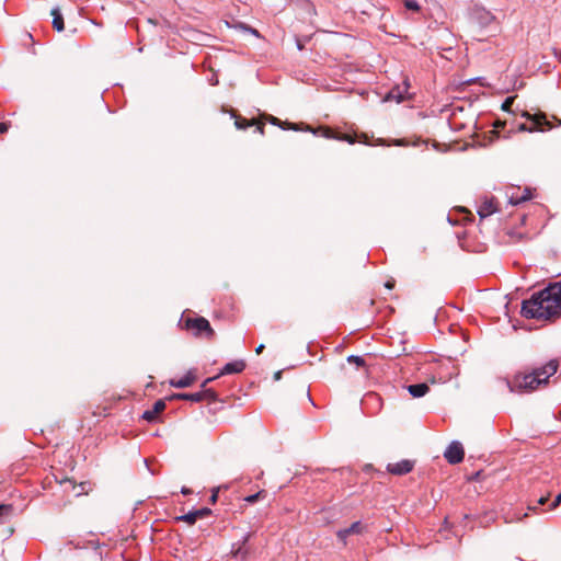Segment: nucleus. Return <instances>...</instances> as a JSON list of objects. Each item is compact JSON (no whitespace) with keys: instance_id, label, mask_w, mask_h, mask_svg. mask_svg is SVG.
<instances>
[{"instance_id":"obj_8","label":"nucleus","mask_w":561,"mask_h":561,"mask_svg":"<svg viewBox=\"0 0 561 561\" xmlns=\"http://www.w3.org/2000/svg\"><path fill=\"white\" fill-rule=\"evenodd\" d=\"M444 456L451 465L461 462L465 456L462 445L459 442H453L445 450Z\"/></svg>"},{"instance_id":"obj_36","label":"nucleus","mask_w":561,"mask_h":561,"mask_svg":"<svg viewBox=\"0 0 561 561\" xmlns=\"http://www.w3.org/2000/svg\"><path fill=\"white\" fill-rule=\"evenodd\" d=\"M386 287L391 289L393 287V283L392 282H387L386 283Z\"/></svg>"},{"instance_id":"obj_7","label":"nucleus","mask_w":561,"mask_h":561,"mask_svg":"<svg viewBox=\"0 0 561 561\" xmlns=\"http://www.w3.org/2000/svg\"><path fill=\"white\" fill-rule=\"evenodd\" d=\"M245 368V363L244 360L242 359H239V360H233V362H230V363H227L222 369L220 370V373L215 376V377H211V378H207L203 383H202V388L204 389L206 387L207 383L211 382L213 380L217 379L218 377L220 376H224V375H230V374H239V373H242Z\"/></svg>"},{"instance_id":"obj_15","label":"nucleus","mask_w":561,"mask_h":561,"mask_svg":"<svg viewBox=\"0 0 561 561\" xmlns=\"http://www.w3.org/2000/svg\"><path fill=\"white\" fill-rule=\"evenodd\" d=\"M165 407L167 404L164 400L156 401L152 409L144 412L142 419L148 422H156L158 420L159 414L165 410Z\"/></svg>"},{"instance_id":"obj_12","label":"nucleus","mask_w":561,"mask_h":561,"mask_svg":"<svg viewBox=\"0 0 561 561\" xmlns=\"http://www.w3.org/2000/svg\"><path fill=\"white\" fill-rule=\"evenodd\" d=\"M531 197V190L527 187L524 190H520L519 187L514 188L513 192L508 195V199L512 205H518L529 201Z\"/></svg>"},{"instance_id":"obj_26","label":"nucleus","mask_w":561,"mask_h":561,"mask_svg":"<svg viewBox=\"0 0 561 561\" xmlns=\"http://www.w3.org/2000/svg\"><path fill=\"white\" fill-rule=\"evenodd\" d=\"M560 503H561V493L554 499V501L552 502V504L550 506V510L556 508Z\"/></svg>"},{"instance_id":"obj_35","label":"nucleus","mask_w":561,"mask_h":561,"mask_svg":"<svg viewBox=\"0 0 561 561\" xmlns=\"http://www.w3.org/2000/svg\"><path fill=\"white\" fill-rule=\"evenodd\" d=\"M280 376H282V371H277V373H275V375H274V379H275V380H279V379H280Z\"/></svg>"},{"instance_id":"obj_25","label":"nucleus","mask_w":561,"mask_h":561,"mask_svg":"<svg viewBox=\"0 0 561 561\" xmlns=\"http://www.w3.org/2000/svg\"><path fill=\"white\" fill-rule=\"evenodd\" d=\"M236 556H240L242 560L247 558L248 551L243 550L241 547L236 551Z\"/></svg>"},{"instance_id":"obj_27","label":"nucleus","mask_w":561,"mask_h":561,"mask_svg":"<svg viewBox=\"0 0 561 561\" xmlns=\"http://www.w3.org/2000/svg\"><path fill=\"white\" fill-rule=\"evenodd\" d=\"M9 129V125L7 123H0V134L7 133Z\"/></svg>"},{"instance_id":"obj_20","label":"nucleus","mask_w":561,"mask_h":561,"mask_svg":"<svg viewBox=\"0 0 561 561\" xmlns=\"http://www.w3.org/2000/svg\"><path fill=\"white\" fill-rule=\"evenodd\" d=\"M265 496H266V492L264 490H261L255 494L244 497V501L250 504H253V503L257 502L259 500L264 499Z\"/></svg>"},{"instance_id":"obj_17","label":"nucleus","mask_w":561,"mask_h":561,"mask_svg":"<svg viewBox=\"0 0 561 561\" xmlns=\"http://www.w3.org/2000/svg\"><path fill=\"white\" fill-rule=\"evenodd\" d=\"M428 390L430 387L426 383L410 385L408 387V391L414 398H421L425 396L428 392Z\"/></svg>"},{"instance_id":"obj_40","label":"nucleus","mask_w":561,"mask_h":561,"mask_svg":"<svg viewBox=\"0 0 561 561\" xmlns=\"http://www.w3.org/2000/svg\"><path fill=\"white\" fill-rule=\"evenodd\" d=\"M330 133H331V131L328 129V130L325 131V137H331V136H330Z\"/></svg>"},{"instance_id":"obj_21","label":"nucleus","mask_w":561,"mask_h":561,"mask_svg":"<svg viewBox=\"0 0 561 561\" xmlns=\"http://www.w3.org/2000/svg\"><path fill=\"white\" fill-rule=\"evenodd\" d=\"M403 4L407 10L419 12L421 7L416 0H403Z\"/></svg>"},{"instance_id":"obj_37","label":"nucleus","mask_w":561,"mask_h":561,"mask_svg":"<svg viewBox=\"0 0 561 561\" xmlns=\"http://www.w3.org/2000/svg\"><path fill=\"white\" fill-rule=\"evenodd\" d=\"M271 122H272L273 124H278V119H277L276 117H272V118H271Z\"/></svg>"},{"instance_id":"obj_29","label":"nucleus","mask_w":561,"mask_h":561,"mask_svg":"<svg viewBox=\"0 0 561 561\" xmlns=\"http://www.w3.org/2000/svg\"><path fill=\"white\" fill-rule=\"evenodd\" d=\"M245 30H248L254 36L260 37V34H259L257 30L252 28V27H245Z\"/></svg>"},{"instance_id":"obj_31","label":"nucleus","mask_w":561,"mask_h":561,"mask_svg":"<svg viewBox=\"0 0 561 561\" xmlns=\"http://www.w3.org/2000/svg\"><path fill=\"white\" fill-rule=\"evenodd\" d=\"M250 538H251V534L249 533V534H247V535L243 537V539H242V545H245V543L249 541V539H250Z\"/></svg>"},{"instance_id":"obj_34","label":"nucleus","mask_w":561,"mask_h":561,"mask_svg":"<svg viewBox=\"0 0 561 561\" xmlns=\"http://www.w3.org/2000/svg\"><path fill=\"white\" fill-rule=\"evenodd\" d=\"M263 350H264V345H263V344H261V345H259V346L256 347L255 352H256V354H261V353L263 352Z\"/></svg>"},{"instance_id":"obj_33","label":"nucleus","mask_w":561,"mask_h":561,"mask_svg":"<svg viewBox=\"0 0 561 561\" xmlns=\"http://www.w3.org/2000/svg\"><path fill=\"white\" fill-rule=\"evenodd\" d=\"M184 495H187V494H191L192 491L188 489V488H182V491H181Z\"/></svg>"},{"instance_id":"obj_4","label":"nucleus","mask_w":561,"mask_h":561,"mask_svg":"<svg viewBox=\"0 0 561 561\" xmlns=\"http://www.w3.org/2000/svg\"><path fill=\"white\" fill-rule=\"evenodd\" d=\"M523 116L529 121V125L523 124L520 125L522 130L527 131H543L552 128V124L547 119L545 113L538 112L535 114H530L528 112H524Z\"/></svg>"},{"instance_id":"obj_39","label":"nucleus","mask_w":561,"mask_h":561,"mask_svg":"<svg viewBox=\"0 0 561 561\" xmlns=\"http://www.w3.org/2000/svg\"><path fill=\"white\" fill-rule=\"evenodd\" d=\"M216 499H217V495H216V494H213V496H211V501H213V502H215V501H216Z\"/></svg>"},{"instance_id":"obj_2","label":"nucleus","mask_w":561,"mask_h":561,"mask_svg":"<svg viewBox=\"0 0 561 561\" xmlns=\"http://www.w3.org/2000/svg\"><path fill=\"white\" fill-rule=\"evenodd\" d=\"M559 362L549 360L545 366L533 371H523L516 374L512 380L507 381L511 392L526 393L535 391L548 385L549 378L558 371Z\"/></svg>"},{"instance_id":"obj_38","label":"nucleus","mask_w":561,"mask_h":561,"mask_svg":"<svg viewBox=\"0 0 561 561\" xmlns=\"http://www.w3.org/2000/svg\"><path fill=\"white\" fill-rule=\"evenodd\" d=\"M367 136L363 135L359 139V141L366 142Z\"/></svg>"},{"instance_id":"obj_14","label":"nucleus","mask_w":561,"mask_h":561,"mask_svg":"<svg viewBox=\"0 0 561 561\" xmlns=\"http://www.w3.org/2000/svg\"><path fill=\"white\" fill-rule=\"evenodd\" d=\"M210 513H211V511L209 508L204 507V508H199V510H196V511H193V512H188L187 514L179 517L178 519L179 520H183V522H185L188 525H194L197 519L205 518Z\"/></svg>"},{"instance_id":"obj_5","label":"nucleus","mask_w":561,"mask_h":561,"mask_svg":"<svg viewBox=\"0 0 561 561\" xmlns=\"http://www.w3.org/2000/svg\"><path fill=\"white\" fill-rule=\"evenodd\" d=\"M185 327L192 330L196 336H205L211 340L215 335V331L210 327L209 321L203 317L187 318L185 320Z\"/></svg>"},{"instance_id":"obj_11","label":"nucleus","mask_w":561,"mask_h":561,"mask_svg":"<svg viewBox=\"0 0 561 561\" xmlns=\"http://www.w3.org/2000/svg\"><path fill=\"white\" fill-rule=\"evenodd\" d=\"M365 529L366 527L360 522H355L348 528L340 529L336 533V536L344 545H346V538L348 536L363 534Z\"/></svg>"},{"instance_id":"obj_32","label":"nucleus","mask_w":561,"mask_h":561,"mask_svg":"<svg viewBox=\"0 0 561 561\" xmlns=\"http://www.w3.org/2000/svg\"><path fill=\"white\" fill-rule=\"evenodd\" d=\"M7 511H9V506L0 505V516L2 515L3 512H7Z\"/></svg>"},{"instance_id":"obj_6","label":"nucleus","mask_w":561,"mask_h":561,"mask_svg":"<svg viewBox=\"0 0 561 561\" xmlns=\"http://www.w3.org/2000/svg\"><path fill=\"white\" fill-rule=\"evenodd\" d=\"M205 399L215 400L216 392L211 389H204L195 393H173L169 397V400H185L193 402H201Z\"/></svg>"},{"instance_id":"obj_22","label":"nucleus","mask_w":561,"mask_h":561,"mask_svg":"<svg viewBox=\"0 0 561 561\" xmlns=\"http://www.w3.org/2000/svg\"><path fill=\"white\" fill-rule=\"evenodd\" d=\"M347 362H348L350 364H355L357 367H362V366H364V365H365V360H364V358H363V357H360V356H356V355H350V356L347 357Z\"/></svg>"},{"instance_id":"obj_23","label":"nucleus","mask_w":561,"mask_h":561,"mask_svg":"<svg viewBox=\"0 0 561 561\" xmlns=\"http://www.w3.org/2000/svg\"><path fill=\"white\" fill-rule=\"evenodd\" d=\"M514 99H515V98H513V96L507 98V99L503 102V104H502V110H504V111H510V110H511V107H512V105H513V103H514Z\"/></svg>"},{"instance_id":"obj_18","label":"nucleus","mask_w":561,"mask_h":561,"mask_svg":"<svg viewBox=\"0 0 561 561\" xmlns=\"http://www.w3.org/2000/svg\"><path fill=\"white\" fill-rule=\"evenodd\" d=\"M50 14L53 15V27L58 32L64 31V28H65L64 18H62V14H61L59 8H54L51 10Z\"/></svg>"},{"instance_id":"obj_28","label":"nucleus","mask_w":561,"mask_h":561,"mask_svg":"<svg viewBox=\"0 0 561 561\" xmlns=\"http://www.w3.org/2000/svg\"><path fill=\"white\" fill-rule=\"evenodd\" d=\"M254 125H256V130H257L259 133H261V134H263V133H264V124H263V123H256V122H255V124H254Z\"/></svg>"},{"instance_id":"obj_3","label":"nucleus","mask_w":561,"mask_h":561,"mask_svg":"<svg viewBox=\"0 0 561 561\" xmlns=\"http://www.w3.org/2000/svg\"><path fill=\"white\" fill-rule=\"evenodd\" d=\"M470 21L478 41H485L501 32L497 18L489 10L477 7L470 13Z\"/></svg>"},{"instance_id":"obj_13","label":"nucleus","mask_w":561,"mask_h":561,"mask_svg":"<svg viewBox=\"0 0 561 561\" xmlns=\"http://www.w3.org/2000/svg\"><path fill=\"white\" fill-rule=\"evenodd\" d=\"M196 379L195 370L191 369L180 379H170L169 383L174 388H187L192 386Z\"/></svg>"},{"instance_id":"obj_30","label":"nucleus","mask_w":561,"mask_h":561,"mask_svg":"<svg viewBox=\"0 0 561 561\" xmlns=\"http://www.w3.org/2000/svg\"><path fill=\"white\" fill-rule=\"evenodd\" d=\"M548 501V496H541L539 500H538V504L539 505H543L546 504V502Z\"/></svg>"},{"instance_id":"obj_9","label":"nucleus","mask_w":561,"mask_h":561,"mask_svg":"<svg viewBox=\"0 0 561 561\" xmlns=\"http://www.w3.org/2000/svg\"><path fill=\"white\" fill-rule=\"evenodd\" d=\"M414 468V461L403 459L398 462L388 463L387 471L394 476H403L411 472Z\"/></svg>"},{"instance_id":"obj_24","label":"nucleus","mask_w":561,"mask_h":561,"mask_svg":"<svg viewBox=\"0 0 561 561\" xmlns=\"http://www.w3.org/2000/svg\"><path fill=\"white\" fill-rule=\"evenodd\" d=\"M336 138L340 139V140L347 141L350 144H354L356 141V139L353 136L348 135V134H343L341 137H336Z\"/></svg>"},{"instance_id":"obj_1","label":"nucleus","mask_w":561,"mask_h":561,"mask_svg":"<svg viewBox=\"0 0 561 561\" xmlns=\"http://www.w3.org/2000/svg\"><path fill=\"white\" fill-rule=\"evenodd\" d=\"M520 313L527 319L553 320L561 314V279L534 294L522 304Z\"/></svg>"},{"instance_id":"obj_19","label":"nucleus","mask_w":561,"mask_h":561,"mask_svg":"<svg viewBox=\"0 0 561 561\" xmlns=\"http://www.w3.org/2000/svg\"><path fill=\"white\" fill-rule=\"evenodd\" d=\"M255 124V121H249L244 117L238 116L234 121V125L238 129H247L248 127Z\"/></svg>"},{"instance_id":"obj_10","label":"nucleus","mask_w":561,"mask_h":561,"mask_svg":"<svg viewBox=\"0 0 561 561\" xmlns=\"http://www.w3.org/2000/svg\"><path fill=\"white\" fill-rule=\"evenodd\" d=\"M499 210L497 202L494 197H484L478 206V214L481 218H486Z\"/></svg>"},{"instance_id":"obj_16","label":"nucleus","mask_w":561,"mask_h":561,"mask_svg":"<svg viewBox=\"0 0 561 561\" xmlns=\"http://www.w3.org/2000/svg\"><path fill=\"white\" fill-rule=\"evenodd\" d=\"M409 84L404 82L403 88L397 87L389 91V93L386 96L387 101H396L400 103L405 99V93H408Z\"/></svg>"}]
</instances>
